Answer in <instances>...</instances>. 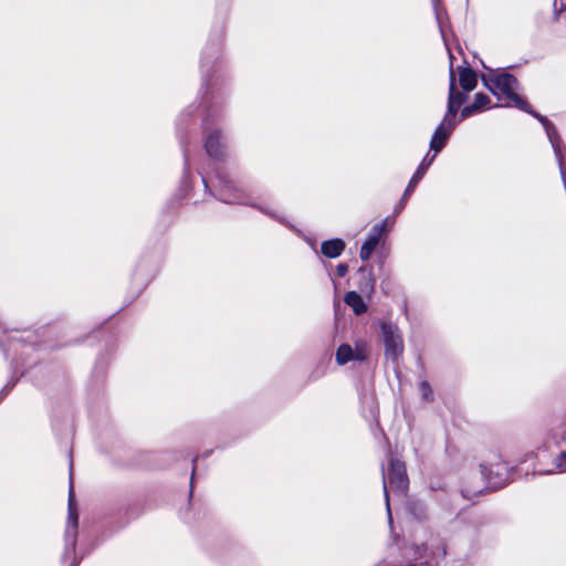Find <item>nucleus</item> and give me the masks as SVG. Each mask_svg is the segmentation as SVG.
Returning a JSON list of instances; mask_svg holds the SVG:
<instances>
[{
	"label": "nucleus",
	"instance_id": "nucleus-6",
	"mask_svg": "<svg viewBox=\"0 0 566 566\" xmlns=\"http://www.w3.org/2000/svg\"><path fill=\"white\" fill-rule=\"evenodd\" d=\"M465 96L455 90V80L453 73H451L450 77V87H449V103H448V112L446 117L455 120V114L458 108L464 103Z\"/></svg>",
	"mask_w": 566,
	"mask_h": 566
},
{
	"label": "nucleus",
	"instance_id": "nucleus-17",
	"mask_svg": "<svg viewBox=\"0 0 566 566\" xmlns=\"http://www.w3.org/2000/svg\"><path fill=\"white\" fill-rule=\"evenodd\" d=\"M556 465L559 469L566 468V452H562L556 459Z\"/></svg>",
	"mask_w": 566,
	"mask_h": 566
},
{
	"label": "nucleus",
	"instance_id": "nucleus-14",
	"mask_svg": "<svg viewBox=\"0 0 566 566\" xmlns=\"http://www.w3.org/2000/svg\"><path fill=\"white\" fill-rule=\"evenodd\" d=\"M433 157L432 156L430 159H428V157H426L422 163L420 164L419 168L417 169L416 174H419L421 175V178L423 177V175L426 174L428 167L431 165L432 160H433Z\"/></svg>",
	"mask_w": 566,
	"mask_h": 566
},
{
	"label": "nucleus",
	"instance_id": "nucleus-20",
	"mask_svg": "<svg viewBox=\"0 0 566 566\" xmlns=\"http://www.w3.org/2000/svg\"><path fill=\"white\" fill-rule=\"evenodd\" d=\"M415 188H416V185H411L409 182V185L407 186L406 191L403 193V198L406 199L413 191Z\"/></svg>",
	"mask_w": 566,
	"mask_h": 566
},
{
	"label": "nucleus",
	"instance_id": "nucleus-10",
	"mask_svg": "<svg viewBox=\"0 0 566 566\" xmlns=\"http://www.w3.org/2000/svg\"><path fill=\"white\" fill-rule=\"evenodd\" d=\"M344 301L348 306L353 308V311L357 315L363 314L366 311V304L363 301L361 296L354 291L348 292L345 295Z\"/></svg>",
	"mask_w": 566,
	"mask_h": 566
},
{
	"label": "nucleus",
	"instance_id": "nucleus-19",
	"mask_svg": "<svg viewBox=\"0 0 566 566\" xmlns=\"http://www.w3.org/2000/svg\"><path fill=\"white\" fill-rule=\"evenodd\" d=\"M347 266L345 264H338L336 268V273L338 276H344L347 273Z\"/></svg>",
	"mask_w": 566,
	"mask_h": 566
},
{
	"label": "nucleus",
	"instance_id": "nucleus-2",
	"mask_svg": "<svg viewBox=\"0 0 566 566\" xmlns=\"http://www.w3.org/2000/svg\"><path fill=\"white\" fill-rule=\"evenodd\" d=\"M381 332L386 356L397 359L403 352V342L399 328L394 324L385 323L381 325Z\"/></svg>",
	"mask_w": 566,
	"mask_h": 566
},
{
	"label": "nucleus",
	"instance_id": "nucleus-7",
	"mask_svg": "<svg viewBox=\"0 0 566 566\" xmlns=\"http://www.w3.org/2000/svg\"><path fill=\"white\" fill-rule=\"evenodd\" d=\"M381 230L378 228H375L373 233L367 238V240L364 242L360 249V259L366 261L370 258L371 253L378 245L379 239H380Z\"/></svg>",
	"mask_w": 566,
	"mask_h": 566
},
{
	"label": "nucleus",
	"instance_id": "nucleus-16",
	"mask_svg": "<svg viewBox=\"0 0 566 566\" xmlns=\"http://www.w3.org/2000/svg\"><path fill=\"white\" fill-rule=\"evenodd\" d=\"M538 119L543 123V125L545 126V129L547 132V135L552 142V145L553 147H555V140H554V137H553V129L551 130V127L548 125V122L544 118V117H541V116H537Z\"/></svg>",
	"mask_w": 566,
	"mask_h": 566
},
{
	"label": "nucleus",
	"instance_id": "nucleus-21",
	"mask_svg": "<svg viewBox=\"0 0 566 566\" xmlns=\"http://www.w3.org/2000/svg\"><path fill=\"white\" fill-rule=\"evenodd\" d=\"M420 179H421V175L415 174L413 177L410 180V184L417 186V184L420 181Z\"/></svg>",
	"mask_w": 566,
	"mask_h": 566
},
{
	"label": "nucleus",
	"instance_id": "nucleus-1",
	"mask_svg": "<svg viewBox=\"0 0 566 566\" xmlns=\"http://www.w3.org/2000/svg\"><path fill=\"white\" fill-rule=\"evenodd\" d=\"M485 86L502 99L509 101L505 106H514L522 111L531 113L527 103L517 94V82L507 73H500L483 77Z\"/></svg>",
	"mask_w": 566,
	"mask_h": 566
},
{
	"label": "nucleus",
	"instance_id": "nucleus-22",
	"mask_svg": "<svg viewBox=\"0 0 566 566\" xmlns=\"http://www.w3.org/2000/svg\"><path fill=\"white\" fill-rule=\"evenodd\" d=\"M420 179H421V175L415 174L413 177L410 180V184L417 186V184L420 181Z\"/></svg>",
	"mask_w": 566,
	"mask_h": 566
},
{
	"label": "nucleus",
	"instance_id": "nucleus-18",
	"mask_svg": "<svg viewBox=\"0 0 566 566\" xmlns=\"http://www.w3.org/2000/svg\"><path fill=\"white\" fill-rule=\"evenodd\" d=\"M69 504H70V518H72L74 521V523H76V516H73V513H72V504H73V485L72 484L70 486Z\"/></svg>",
	"mask_w": 566,
	"mask_h": 566
},
{
	"label": "nucleus",
	"instance_id": "nucleus-9",
	"mask_svg": "<svg viewBox=\"0 0 566 566\" xmlns=\"http://www.w3.org/2000/svg\"><path fill=\"white\" fill-rule=\"evenodd\" d=\"M489 103H490V98L486 95H484L482 93H478L474 97L473 104L470 106H467L462 109L461 118H465V117L470 116L471 114H473L474 112H478V111L484 108Z\"/></svg>",
	"mask_w": 566,
	"mask_h": 566
},
{
	"label": "nucleus",
	"instance_id": "nucleus-15",
	"mask_svg": "<svg viewBox=\"0 0 566 566\" xmlns=\"http://www.w3.org/2000/svg\"><path fill=\"white\" fill-rule=\"evenodd\" d=\"M433 157L432 156L430 159H428V157H426L422 163L420 164L419 168L417 169L416 174H419L421 175V178L423 177V175L426 174L428 167L431 165L432 160H433Z\"/></svg>",
	"mask_w": 566,
	"mask_h": 566
},
{
	"label": "nucleus",
	"instance_id": "nucleus-11",
	"mask_svg": "<svg viewBox=\"0 0 566 566\" xmlns=\"http://www.w3.org/2000/svg\"><path fill=\"white\" fill-rule=\"evenodd\" d=\"M459 82L464 91L471 92L476 86V75L472 70L462 69L459 73Z\"/></svg>",
	"mask_w": 566,
	"mask_h": 566
},
{
	"label": "nucleus",
	"instance_id": "nucleus-4",
	"mask_svg": "<svg viewBox=\"0 0 566 566\" xmlns=\"http://www.w3.org/2000/svg\"><path fill=\"white\" fill-rule=\"evenodd\" d=\"M367 356V349L364 344H357L352 348L347 344H343L336 352V361L338 365H345L352 360H363Z\"/></svg>",
	"mask_w": 566,
	"mask_h": 566
},
{
	"label": "nucleus",
	"instance_id": "nucleus-8",
	"mask_svg": "<svg viewBox=\"0 0 566 566\" xmlns=\"http://www.w3.org/2000/svg\"><path fill=\"white\" fill-rule=\"evenodd\" d=\"M345 249V243L340 239H333L322 243V253L326 258H337Z\"/></svg>",
	"mask_w": 566,
	"mask_h": 566
},
{
	"label": "nucleus",
	"instance_id": "nucleus-12",
	"mask_svg": "<svg viewBox=\"0 0 566 566\" xmlns=\"http://www.w3.org/2000/svg\"><path fill=\"white\" fill-rule=\"evenodd\" d=\"M219 139H220L219 133L211 134L207 139L206 147H207L208 153L211 156L219 155Z\"/></svg>",
	"mask_w": 566,
	"mask_h": 566
},
{
	"label": "nucleus",
	"instance_id": "nucleus-3",
	"mask_svg": "<svg viewBox=\"0 0 566 566\" xmlns=\"http://www.w3.org/2000/svg\"><path fill=\"white\" fill-rule=\"evenodd\" d=\"M388 484L391 489L403 491L407 488L408 480L406 474V468L399 460H392L390 462L389 472L387 479H384L385 496L387 509L389 510L388 499Z\"/></svg>",
	"mask_w": 566,
	"mask_h": 566
},
{
	"label": "nucleus",
	"instance_id": "nucleus-5",
	"mask_svg": "<svg viewBox=\"0 0 566 566\" xmlns=\"http://www.w3.org/2000/svg\"><path fill=\"white\" fill-rule=\"evenodd\" d=\"M455 125V120L444 116L443 120L438 126L432 136L430 148L433 149L436 153L440 151L443 148L449 135L451 134Z\"/></svg>",
	"mask_w": 566,
	"mask_h": 566
},
{
	"label": "nucleus",
	"instance_id": "nucleus-13",
	"mask_svg": "<svg viewBox=\"0 0 566 566\" xmlns=\"http://www.w3.org/2000/svg\"><path fill=\"white\" fill-rule=\"evenodd\" d=\"M419 390L423 399L430 400L432 396L431 388L427 381H421L419 385Z\"/></svg>",
	"mask_w": 566,
	"mask_h": 566
}]
</instances>
